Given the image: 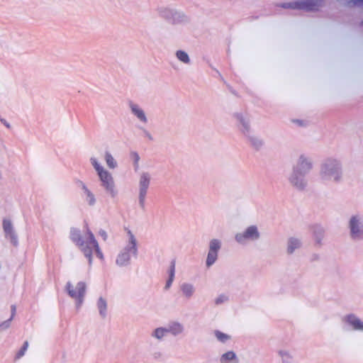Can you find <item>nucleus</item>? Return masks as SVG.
Listing matches in <instances>:
<instances>
[{
    "label": "nucleus",
    "mask_w": 363,
    "mask_h": 363,
    "mask_svg": "<svg viewBox=\"0 0 363 363\" xmlns=\"http://www.w3.org/2000/svg\"><path fill=\"white\" fill-rule=\"evenodd\" d=\"M129 235V245L125 249L124 252H121L116 260L119 265L126 264L130 258L131 255H135L137 253L136 240L130 230L128 231Z\"/></svg>",
    "instance_id": "f03ea898"
},
{
    "label": "nucleus",
    "mask_w": 363,
    "mask_h": 363,
    "mask_svg": "<svg viewBox=\"0 0 363 363\" xmlns=\"http://www.w3.org/2000/svg\"><path fill=\"white\" fill-rule=\"evenodd\" d=\"M182 290L183 294L187 297H190L193 294V292H194L193 286L191 285L187 284L182 285Z\"/></svg>",
    "instance_id": "f3484780"
},
{
    "label": "nucleus",
    "mask_w": 363,
    "mask_h": 363,
    "mask_svg": "<svg viewBox=\"0 0 363 363\" xmlns=\"http://www.w3.org/2000/svg\"><path fill=\"white\" fill-rule=\"evenodd\" d=\"M280 354H281V356H283V355H284V353H283L282 352H280ZM284 354H286V352H285V353H284Z\"/></svg>",
    "instance_id": "2f4dec72"
},
{
    "label": "nucleus",
    "mask_w": 363,
    "mask_h": 363,
    "mask_svg": "<svg viewBox=\"0 0 363 363\" xmlns=\"http://www.w3.org/2000/svg\"><path fill=\"white\" fill-rule=\"evenodd\" d=\"M301 167L302 169H304V164L306 166V169H309L311 167V165L310 163H308L305 159L303 158H301Z\"/></svg>",
    "instance_id": "393cba45"
},
{
    "label": "nucleus",
    "mask_w": 363,
    "mask_h": 363,
    "mask_svg": "<svg viewBox=\"0 0 363 363\" xmlns=\"http://www.w3.org/2000/svg\"><path fill=\"white\" fill-rule=\"evenodd\" d=\"M67 289L69 296L77 300L79 303H81L85 293V284L84 282H79L76 287L74 289L73 286L69 283H68L67 285Z\"/></svg>",
    "instance_id": "39448f33"
},
{
    "label": "nucleus",
    "mask_w": 363,
    "mask_h": 363,
    "mask_svg": "<svg viewBox=\"0 0 363 363\" xmlns=\"http://www.w3.org/2000/svg\"><path fill=\"white\" fill-rule=\"evenodd\" d=\"M174 272H175V261H172L171 263V267L169 269V279L167 281L165 288L168 289L170 287L174 277Z\"/></svg>",
    "instance_id": "4468645a"
},
{
    "label": "nucleus",
    "mask_w": 363,
    "mask_h": 363,
    "mask_svg": "<svg viewBox=\"0 0 363 363\" xmlns=\"http://www.w3.org/2000/svg\"><path fill=\"white\" fill-rule=\"evenodd\" d=\"M363 0H357L356 3H362Z\"/></svg>",
    "instance_id": "7c9ffc66"
},
{
    "label": "nucleus",
    "mask_w": 363,
    "mask_h": 363,
    "mask_svg": "<svg viewBox=\"0 0 363 363\" xmlns=\"http://www.w3.org/2000/svg\"><path fill=\"white\" fill-rule=\"evenodd\" d=\"M175 326H176V330L177 332H180L182 330V326L179 324H177Z\"/></svg>",
    "instance_id": "bb28decb"
},
{
    "label": "nucleus",
    "mask_w": 363,
    "mask_h": 363,
    "mask_svg": "<svg viewBox=\"0 0 363 363\" xmlns=\"http://www.w3.org/2000/svg\"><path fill=\"white\" fill-rule=\"evenodd\" d=\"M347 323L351 325L354 330H363V322L353 315L347 317Z\"/></svg>",
    "instance_id": "9d476101"
},
{
    "label": "nucleus",
    "mask_w": 363,
    "mask_h": 363,
    "mask_svg": "<svg viewBox=\"0 0 363 363\" xmlns=\"http://www.w3.org/2000/svg\"><path fill=\"white\" fill-rule=\"evenodd\" d=\"M98 307H99L100 313L101 315H104L105 311L106 310V302L104 298H100L99 299Z\"/></svg>",
    "instance_id": "6ab92c4d"
},
{
    "label": "nucleus",
    "mask_w": 363,
    "mask_h": 363,
    "mask_svg": "<svg viewBox=\"0 0 363 363\" xmlns=\"http://www.w3.org/2000/svg\"><path fill=\"white\" fill-rule=\"evenodd\" d=\"M12 311H13V313H14V312H15V311H16V307H15L14 306H12Z\"/></svg>",
    "instance_id": "c756f323"
},
{
    "label": "nucleus",
    "mask_w": 363,
    "mask_h": 363,
    "mask_svg": "<svg viewBox=\"0 0 363 363\" xmlns=\"http://www.w3.org/2000/svg\"><path fill=\"white\" fill-rule=\"evenodd\" d=\"M100 234L104 237V239L106 238V233L104 231L100 233Z\"/></svg>",
    "instance_id": "cd10ccee"
},
{
    "label": "nucleus",
    "mask_w": 363,
    "mask_h": 363,
    "mask_svg": "<svg viewBox=\"0 0 363 363\" xmlns=\"http://www.w3.org/2000/svg\"><path fill=\"white\" fill-rule=\"evenodd\" d=\"M225 300H227L226 296L224 295H221L218 298H216V304H220V303H223V301H225Z\"/></svg>",
    "instance_id": "b1692460"
},
{
    "label": "nucleus",
    "mask_w": 363,
    "mask_h": 363,
    "mask_svg": "<svg viewBox=\"0 0 363 363\" xmlns=\"http://www.w3.org/2000/svg\"><path fill=\"white\" fill-rule=\"evenodd\" d=\"M362 23H363V21H362Z\"/></svg>",
    "instance_id": "473e14b6"
},
{
    "label": "nucleus",
    "mask_w": 363,
    "mask_h": 363,
    "mask_svg": "<svg viewBox=\"0 0 363 363\" xmlns=\"http://www.w3.org/2000/svg\"><path fill=\"white\" fill-rule=\"evenodd\" d=\"M350 227L351 235L353 238H359L363 234V230L361 229L359 220L356 216H353L350 219Z\"/></svg>",
    "instance_id": "1a4fd4ad"
},
{
    "label": "nucleus",
    "mask_w": 363,
    "mask_h": 363,
    "mask_svg": "<svg viewBox=\"0 0 363 363\" xmlns=\"http://www.w3.org/2000/svg\"><path fill=\"white\" fill-rule=\"evenodd\" d=\"M81 184L86 196L87 202L89 203V205H94L95 203V198L94 194L87 189V187L84 183L81 182Z\"/></svg>",
    "instance_id": "f8f14e48"
},
{
    "label": "nucleus",
    "mask_w": 363,
    "mask_h": 363,
    "mask_svg": "<svg viewBox=\"0 0 363 363\" xmlns=\"http://www.w3.org/2000/svg\"><path fill=\"white\" fill-rule=\"evenodd\" d=\"M299 245H300V244H299V242L298 240L294 239V238L291 239L289 240V246H288L289 253H292L296 248L299 247Z\"/></svg>",
    "instance_id": "a211bd4d"
},
{
    "label": "nucleus",
    "mask_w": 363,
    "mask_h": 363,
    "mask_svg": "<svg viewBox=\"0 0 363 363\" xmlns=\"http://www.w3.org/2000/svg\"><path fill=\"white\" fill-rule=\"evenodd\" d=\"M177 57L179 60H181L183 62L187 63L189 61V58L188 55L182 50H179L177 52Z\"/></svg>",
    "instance_id": "aec40b11"
},
{
    "label": "nucleus",
    "mask_w": 363,
    "mask_h": 363,
    "mask_svg": "<svg viewBox=\"0 0 363 363\" xmlns=\"http://www.w3.org/2000/svg\"><path fill=\"white\" fill-rule=\"evenodd\" d=\"M220 247V243L218 240H213L210 242L209 251L207 256L206 264L208 267L212 265L217 259L218 251Z\"/></svg>",
    "instance_id": "423d86ee"
},
{
    "label": "nucleus",
    "mask_w": 363,
    "mask_h": 363,
    "mask_svg": "<svg viewBox=\"0 0 363 363\" xmlns=\"http://www.w3.org/2000/svg\"><path fill=\"white\" fill-rule=\"evenodd\" d=\"M3 227H4V230L5 233H6L7 235L9 236L11 242H13V243L14 245H16V238L13 232L12 225H11V221L8 220H4L3 222Z\"/></svg>",
    "instance_id": "9b49d317"
},
{
    "label": "nucleus",
    "mask_w": 363,
    "mask_h": 363,
    "mask_svg": "<svg viewBox=\"0 0 363 363\" xmlns=\"http://www.w3.org/2000/svg\"><path fill=\"white\" fill-rule=\"evenodd\" d=\"M235 354L232 351H229L222 355L220 362L221 363H227L228 361L235 359Z\"/></svg>",
    "instance_id": "2eb2a0df"
},
{
    "label": "nucleus",
    "mask_w": 363,
    "mask_h": 363,
    "mask_svg": "<svg viewBox=\"0 0 363 363\" xmlns=\"http://www.w3.org/2000/svg\"><path fill=\"white\" fill-rule=\"evenodd\" d=\"M259 237L257 229L255 226L249 227L244 233L237 234L235 239L238 242H242L245 239H257Z\"/></svg>",
    "instance_id": "0eeeda50"
},
{
    "label": "nucleus",
    "mask_w": 363,
    "mask_h": 363,
    "mask_svg": "<svg viewBox=\"0 0 363 363\" xmlns=\"http://www.w3.org/2000/svg\"><path fill=\"white\" fill-rule=\"evenodd\" d=\"M323 0H305L289 4H282L283 8H290L294 9H303L306 11H314L320 6Z\"/></svg>",
    "instance_id": "20e7f679"
},
{
    "label": "nucleus",
    "mask_w": 363,
    "mask_h": 363,
    "mask_svg": "<svg viewBox=\"0 0 363 363\" xmlns=\"http://www.w3.org/2000/svg\"><path fill=\"white\" fill-rule=\"evenodd\" d=\"M133 157L135 160V163L136 166H138V163L140 157L137 153H133Z\"/></svg>",
    "instance_id": "a878e982"
},
{
    "label": "nucleus",
    "mask_w": 363,
    "mask_h": 363,
    "mask_svg": "<svg viewBox=\"0 0 363 363\" xmlns=\"http://www.w3.org/2000/svg\"><path fill=\"white\" fill-rule=\"evenodd\" d=\"M291 182L296 186H297L296 182H295V179L294 178L291 179Z\"/></svg>",
    "instance_id": "c85d7f7f"
},
{
    "label": "nucleus",
    "mask_w": 363,
    "mask_h": 363,
    "mask_svg": "<svg viewBox=\"0 0 363 363\" xmlns=\"http://www.w3.org/2000/svg\"><path fill=\"white\" fill-rule=\"evenodd\" d=\"M91 164L97 172L99 177L102 182L103 186L111 193L113 192V181L109 172L105 170L97 162L96 159L91 160Z\"/></svg>",
    "instance_id": "7ed1b4c3"
},
{
    "label": "nucleus",
    "mask_w": 363,
    "mask_h": 363,
    "mask_svg": "<svg viewBox=\"0 0 363 363\" xmlns=\"http://www.w3.org/2000/svg\"><path fill=\"white\" fill-rule=\"evenodd\" d=\"M133 112L137 116V117L142 121L146 122L147 119L143 110L140 109L138 106L133 105L131 106Z\"/></svg>",
    "instance_id": "ddd939ff"
},
{
    "label": "nucleus",
    "mask_w": 363,
    "mask_h": 363,
    "mask_svg": "<svg viewBox=\"0 0 363 363\" xmlns=\"http://www.w3.org/2000/svg\"><path fill=\"white\" fill-rule=\"evenodd\" d=\"M215 335H216V337H217V339L218 340H220V342H225L228 339H229V336L228 335H226L220 331H216Z\"/></svg>",
    "instance_id": "412c9836"
},
{
    "label": "nucleus",
    "mask_w": 363,
    "mask_h": 363,
    "mask_svg": "<svg viewBox=\"0 0 363 363\" xmlns=\"http://www.w3.org/2000/svg\"><path fill=\"white\" fill-rule=\"evenodd\" d=\"M70 238L88 259L90 265L92 262V253L94 251L99 259H103V254L99 249V244L94 235L89 229H87L86 233L84 237L81 235L79 230L72 229L70 233Z\"/></svg>",
    "instance_id": "f257e3e1"
},
{
    "label": "nucleus",
    "mask_w": 363,
    "mask_h": 363,
    "mask_svg": "<svg viewBox=\"0 0 363 363\" xmlns=\"http://www.w3.org/2000/svg\"><path fill=\"white\" fill-rule=\"evenodd\" d=\"M150 184V177L147 174H143L140 179V202L143 205L147 190Z\"/></svg>",
    "instance_id": "6e6552de"
},
{
    "label": "nucleus",
    "mask_w": 363,
    "mask_h": 363,
    "mask_svg": "<svg viewBox=\"0 0 363 363\" xmlns=\"http://www.w3.org/2000/svg\"><path fill=\"white\" fill-rule=\"evenodd\" d=\"M28 347V342H25L23 345V347H22V348L17 353V358H20V357H21L24 354V353L26 351Z\"/></svg>",
    "instance_id": "5701e85b"
},
{
    "label": "nucleus",
    "mask_w": 363,
    "mask_h": 363,
    "mask_svg": "<svg viewBox=\"0 0 363 363\" xmlns=\"http://www.w3.org/2000/svg\"><path fill=\"white\" fill-rule=\"evenodd\" d=\"M105 159L109 168L113 169L116 167V162L109 152H106Z\"/></svg>",
    "instance_id": "dca6fc26"
},
{
    "label": "nucleus",
    "mask_w": 363,
    "mask_h": 363,
    "mask_svg": "<svg viewBox=\"0 0 363 363\" xmlns=\"http://www.w3.org/2000/svg\"><path fill=\"white\" fill-rule=\"evenodd\" d=\"M166 332H167V330H165L164 328H157L155 331V336L157 338L160 339L164 335V333Z\"/></svg>",
    "instance_id": "4be33fe9"
}]
</instances>
